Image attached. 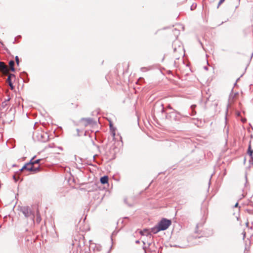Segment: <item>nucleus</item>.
Segmentation results:
<instances>
[{"instance_id": "nucleus-10", "label": "nucleus", "mask_w": 253, "mask_h": 253, "mask_svg": "<svg viewBox=\"0 0 253 253\" xmlns=\"http://www.w3.org/2000/svg\"><path fill=\"white\" fill-rule=\"evenodd\" d=\"M14 64L15 63L13 60H10L9 62V65L10 67V70L12 72H14L15 71V68H14Z\"/></svg>"}, {"instance_id": "nucleus-20", "label": "nucleus", "mask_w": 253, "mask_h": 253, "mask_svg": "<svg viewBox=\"0 0 253 253\" xmlns=\"http://www.w3.org/2000/svg\"><path fill=\"white\" fill-rule=\"evenodd\" d=\"M13 179L15 180V181H17L18 179V178L17 177L16 174H14L13 176Z\"/></svg>"}, {"instance_id": "nucleus-6", "label": "nucleus", "mask_w": 253, "mask_h": 253, "mask_svg": "<svg viewBox=\"0 0 253 253\" xmlns=\"http://www.w3.org/2000/svg\"><path fill=\"white\" fill-rule=\"evenodd\" d=\"M160 231H161V230L159 228L158 225H157L156 226H155L151 229L150 232L152 233L153 234H157Z\"/></svg>"}, {"instance_id": "nucleus-3", "label": "nucleus", "mask_w": 253, "mask_h": 253, "mask_svg": "<svg viewBox=\"0 0 253 253\" xmlns=\"http://www.w3.org/2000/svg\"><path fill=\"white\" fill-rule=\"evenodd\" d=\"M81 123H82L84 126H87L89 125L93 124L94 121L92 119L90 118H82L81 120Z\"/></svg>"}, {"instance_id": "nucleus-24", "label": "nucleus", "mask_w": 253, "mask_h": 253, "mask_svg": "<svg viewBox=\"0 0 253 253\" xmlns=\"http://www.w3.org/2000/svg\"><path fill=\"white\" fill-rule=\"evenodd\" d=\"M112 135L113 136H114L115 135V131H113L112 132Z\"/></svg>"}, {"instance_id": "nucleus-19", "label": "nucleus", "mask_w": 253, "mask_h": 253, "mask_svg": "<svg viewBox=\"0 0 253 253\" xmlns=\"http://www.w3.org/2000/svg\"><path fill=\"white\" fill-rule=\"evenodd\" d=\"M249 162L251 164L253 165V156L250 158Z\"/></svg>"}, {"instance_id": "nucleus-7", "label": "nucleus", "mask_w": 253, "mask_h": 253, "mask_svg": "<svg viewBox=\"0 0 253 253\" xmlns=\"http://www.w3.org/2000/svg\"><path fill=\"white\" fill-rule=\"evenodd\" d=\"M100 182L103 184H106L108 183V177L107 176H103L100 178Z\"/></svg>"}, {"instance_id": "nucleus-13", "label": "nucleus", "mask_w": 253, "mask_h": 253, "mask_svg": "<svg viewBox=\"0 0 253 253\" xmlns=\"http://www.w3.org/2000/svg\"><path fill=\"white\" fill-rule=\"evenodd\" d=\"M41 161V159H38V160H36L35 161H34L33 162V166L36 164H39L40 161Z\"/></svg>"}, {"instance_id": "nucleus-12", "label": "nucleus", "mask_w": 253, "mask_h": 253, "mask_svg": "<svg viewBox=\"0 0 253 253\" xmlns=\"http://www.w3.org/2000/svg\"><path fill=\"white\" fill-rule=\"evenodd\" d=\"M42 220L41 215L39 213V212L38 211L37 213V217H36V221L38 223H39Z\"/></svg>"}, {"instance_id": "nucleus-16", "label": "nucleus", "mask_w": 253, "mask_h": 253, "mask_svg": "<svg viewBox=\"0 0 253 253\" xmlns=\"http://www.w3.org/2000/svg\"><path fill=\"white\" fill-rule=\"evenodd\" d=\"M8 85H9V86H10V89H12H12H14V86H13V84H12V82H11V83H8Z\"/></svg>"}, {"instance_id": "nucleus-27", "label": "nucleus", "mask_w": 253, "mask_h": 253, "mask_svg": "<svg viewBox=\"0 0 253 253\" xmlns=\"http://www.w3.org/2000/svg\"><path fill=\"white\" fill-rule=\"evenodd\" d=\"M204 69L206 70H208V68L207 67H204Z\"/></svg>"}, {"instance_id": "nucleus-14", "label": "nucleus", "mask_w": 253, "mask_h": 253, "mask_svg": "<svg viewBox=\"0 0 253 253\" xmlns=\"http://www.w3.org/2000/svg\"><path fill=\"white\" fill-rule=\"evenodd\" d=\"M15 61H16V64L18 65L19 64V59L17 56H16L15 57Z\"/></svg>"}, {"instance_id": "nucleus-26", "label": "nucleus", "mask_w": 253, "mask_h": 253, "mask_svg": "<svg viewBox=\"0 0 253 253\" xmlns=\"http://www.w3.org/2000/svg\"><path fill=\"white\" fill-rule=\"evenodd\" d=\"M135 243H136V244H138V243H139V241L138 240H137V241H136Z\"/></svg>"}, {"instance_id": "nucleus-8", "label": "nucleus", "mask_w": 253, "mask_h": 253, "mask_svg": "<svg viewBox=\"0 0 253 253\" xmlns=\"http://www.w3.org/2000/svg\"><path fill=\"white\" fill-rule=\"evenodd\" d=\"M34 157L28 163H26L21 169H20V171H23L24 170V169L25 168H26V167H27V166L28 165H31V166H33V159H34Z\"/></svg>"}, {"instance_id": "nucleus-2", "label": "nucleus", "mask_w": 253, "mask_h": 253, "mask_svg": "<svg viewBox=\"0 0 253 253\" xmlns=\"http://www.w3.org/2000/svg\"><path fill=\"white\" fill-rule=\"evenodd\" d=\"M171 224V221L170 220L163 218L158 223V225L161 230L163 231L167 229Z\"/></svg>"}, {"instance_id": "nucleus-15", "label": "nucleus", "mask_w": 253, "mask_h": 253, "mask_svg": "<svg viewBox=\"0 0 253 253\" xmlns=\"http://www.w3.org/2000/svg\"><path fill=\"white\" fill-rule=\"evenodd\" d=\"M8 85H9V86H10V89H12H12H14V86H13V84H12V82H11V83H8Z\"/></svg>"}, {"instance_id": "nucleus-25", "label": "nucleus", "mask_w": 253, "mask_h": 253, "mask_svg": "<svg viewBox=\"0 0 253 253\" xmlns=\"http://www.w3.org/2000/svg\"><path fill=\"white\" fill-rule=\"evenodd\" d=\"M238 203H237L235 205L234 207H238Z\"/></svg>"}, {"instance_id": "nucleus-1", "label": "nucleus", "mask_w": 253, "mask_h": 253, "mask_svg": "<svg viewBox=\"0 0 253 253\" xmlns=\"http://www.w3.org/2000/svg\"><path fill=\"white\" fill-rule=\"evenodd\" d=\"M20 211L23 214L26 218H30L32 220H34L35 215L29 207H21L20 208Z\"/></svg>"}, {"instance_id": "nucleus-21", "label": "nucleus", "mask_w": 253, "mask_h": 253, "mask_svg": "<svg viewBox=\"0 0 253 253\" xmlns=\"http://www.w3.org/2000/svg\"><path fill=\"white\" fill-rule=\"evenodd\" d=\"M8 77H10V78H11V79L12 77H13V78H15V75H14V74H9V75H8Z\"/></svg>"}, {"instance_id": "nucleus-4", "label": "nucleus", "mask_w": 253, "mask_h": 253, "mask_svg": "<svg viewBox=\"0 0 253 253\" xmlns=\"http://www.w3.org/2000/svg\"><path fill=\"white\" fill-rule=\"evenodd\" d=\"M0 71H1L4 75H6L8 72L7 67L2 62H0Z\"/></svg>"}, {"instance_id": "nucleus-11", "label": "nucleus", "mask_w": 253, "mask_h": 253, "mask_svg": "<svg viewBox=\"0 0 253 253\" xmlns=\"http://www.w3.org/2000/svg\"><path fill=\"white\" fill-rule=\"evenodd\" d=\"M248 154L250 156V158L253 156V150L251 149V144L249 145L248 149Z\"/></svg>"}, {"instance_id": "nucleus-29", "label": "nucleus", "mask_w": 253, "mask_h": 253, "mask_svg": "<svg viewBox=\"0 0 253 253\" xmlns=\"http://www.w3.org/2000/svg\"><path fill=\"white\" fill-rule=\"evenodd\" d=\"M168 107L169 108V109H171V107L169 105V106H168Z\"/></svg>"}, {"instance_id": "nucleus-18", "label": "nucleus", "mask_w": 253, "mask_h": 253, "mask_svg": "<svg viewBox=\"0 0 253 253\" xmlns=\"http://www.w3.org/2000/svg\"><path fill=\"white\" fill-rule=\"evenodd\" d=\"M225 0H220L219 2H218V5H217V8L219 6V5L222 3H223L224 1Z\"/></svg>"}, {"instance_id": "nucleus-22", "label": "nucleus", "mask_w": 253, "mask_h": 253, "mask_svg": "<svg viewBox=\"0 0 253 253\" xmlns=\"http://www.w3.org/2000/svg\"><path fill=\"white\" fill-rule=\"evenodd\" d=\"M174 31L175 32L174 33V34L175 35H178L179 34V31L178 30H177L176 29H174Z\"/></svg>"}, {"instance_id": "nucleus-23", "label": "nucleus", "mask_w": 253, "mask_h": 253, "mask_svg": "<svg viewBox=\"0 0 253 253\" xmlns=\"http://www.w3.org/2000/svg\"><path fill=\"white\" fill-rule=\"evenodd\" d=\"M161 107H162L161 111H162V113H163V112H165V109H164V108L163 107V104L161 105Z\"/></svg>"}, {"instance_id": "nucleus-9", "label": "nucleus", "mask_w": 253, "mask_h": 253, "mask_svg": "<svg viewBox=\"0 0 253 253\" xmlns=\"http://www.w3.org/2000/svg\"><path fill=\"white\" fill-rule=\"evenodd\" d=\"M140 234L141 235H148L150 234V232L149 231V230L147 229H144L143 230H141L139 232Z\"/></svg>"}, {"instance_id": "nucleus-5", "label": "nucleus", "mask_w": 253, "mask_h": 253, "mask_svg": "<svg viewBox=\"0 0 253 253\" xmlns=\"http://www.w3.org/2000/svg\"><path fill=\"white\" fill-rule=\"evenodd\" d=\"M40 166L35 168L34 166L28 165L25 168L24 170H27L29 171H33L34 172H37L40 170Z\"/></svg>"}, {"instance_id": "nucleus-28", "label": "nucleus", "mask_w": 253, "mask_h": 253, "mask_svg": "<svg viewBox=\"0 0 253 253\" xmlns=\"http://www.w3.org/2000/svg\"><path fill=\"white\" fill-rule=\"evenodd\" d=\"M195 107V106H194V105H192V106H191V108H192V109H193L194 107Z\"/></svg>"}, {"instance_id": "nucleus-17", "label": "nucleus", "mask_w": 253, "mask_h": 253, "mask_svg": "<svg viewBox=\"0 0 253 253\" xmlns=\"http://www.w3.org/2000/svg\"><path fill=\"white\" fill-rule=\"evenodd\" d=\"M6 82L8 84L12 82L11 79L10 78V77H8V78H7V79L6 80Z\"/></svg>"}]
</instances>
